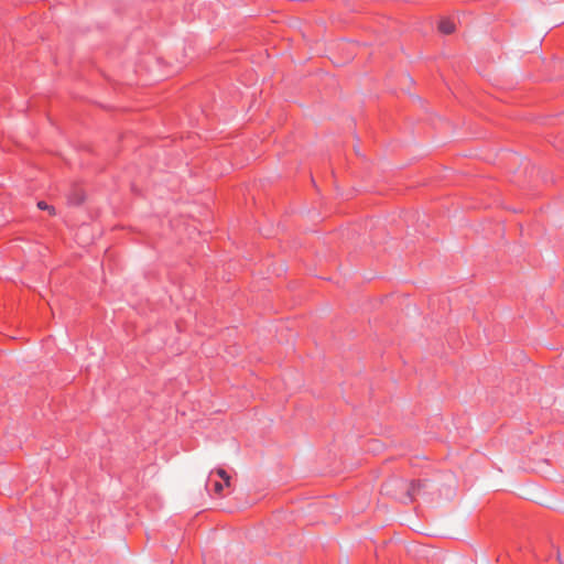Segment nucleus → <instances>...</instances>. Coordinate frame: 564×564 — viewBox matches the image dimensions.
Masks as SVG:
<instances>
[{
	"label": "nucleus",
	"instance_id": "nucleus-5",
	"mask_svg": "<svg viewBox=\"0 0 564 564\" xmlns=\"http://www.w3.org/2000/svg\"><path fill=\"white\" fill-rule=\"evenodd\" d=\"M225 486V481L224 482H219V481H216L214 484V491L217 494V495H220L223 489H224Z\"/></svg>",
	"mask_w": 564,
	"mask_h": 564
},
{
	"label": "nucleus",
	"instance_id": "nucleus-3",
	"mask_svg": "<svg viewBox=\"0 0 564 564\" xmlns=\"http://www.w3.org/2000/svg\"><path fill=\"white\" fill-rule=\"evenodd\" d=\"M37 207L42 210H47L50 214L54 215L55 209L52 206H48L45 202H39Z\"/></svg>",
	"mask_w": 564,
	"mask_h": 564
},
{
	"label": "nucleus",
	"instance_id": "nucleus-2",
	"mask_svg": "<svg viewBox=\"0 0 564 564\" xmlns=\"http://www.w3.org/2000/svg\"><path fill=\"white\" fill-rule=\"evenodd\" d=\"M215 473L225 481V486H230V476L227 474V471L223 468H218L215 470Z\"/></svg>",
	"mask_w": 564,
	"mask_h": 564
},
{
	"label": "nucleus",
	"instance_id": "nucleus-6",
	"mask_svg": "<svg viewBox=\"0 0 564 564\" xmlns=\"http://www.w3.org/2000/svg\"><path fill=\"white\" fill-rule=\"evenodd\" d=\"M83 200H84V196H83V195H80V196H79V195H76V199H75V203H76V204H79V203H80V202H83Z\"/></svg>",
	"mask_w": 564,
	"mask_h": 564
},
{
	"label": "nucleus",
	"instance_id": "nucleus-1",
	"mask_svg": "<svg viewBox=\"0 0 564 564\" xmlns=\"http://www.w3.org/2000/svg\"><path fill=\"white\" fill-rule=\"evenodd\" d=\"M438 29L444 34H451L455 30V24L449 20H442L440 22Z\"/></svg>",
	"mask_w": 564,
	"mask_h": 564
},
{
	"label": "nucleus",
	"instance_id": "nucleus-4",
	"mask_svg": "<svg viewBox=\"0 0 564 564\" xmlns=\"http://www.w3.org/2000/svg\"><path fill=\"white\" fill-rule=\"evenodd\" d=\"M417 487H419V485L417 486L413 485V484L410 485L409 490H408V497L410 499L414 498L415 494L417 492Z\"/></svg>",
	"mask_w": 564,
	"mask_h": 564
},
{
	"label": "nucleus",
	"instance_id": "nucleus-7",
	"mask_svg": "<svg viewBox=\"0 0 564 564\" xmlns=\"http://www.w3.org/2000/svg\"><path fill=\"white\" fill-rule=\"evenodd\" d=\"M83 200H84V196H83V195H80V196H79V195H76V199H75V203H76V204H79V203H80V202H83Z\"/></svg>",
	"mask_w": 564,
	"mask_h": 564
}]
</instances>
